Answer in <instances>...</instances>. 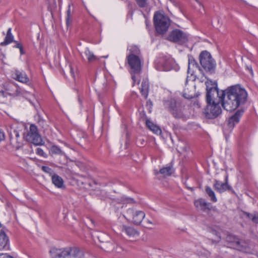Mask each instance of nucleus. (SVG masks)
I'll list each match as a JSON object with an SVG mask.
<instances>
[{
	"label": "nucleus",
	"mask_w": 258,
	"mask_h": 258,
	"mask_svg": "<svg viewBox=\"0 0 258 258\" xmlns=\"http://www.w3.org/2000/svg\"><path fill=\"white\" fill-rule=\"evenodd\" d=\"M1 227V224L0 223V227Z\"/></svg>",
	"instance_id": "8fccbe9b"
},
{
	"label": "nucleus",
	"mask_w": 258,
	"mask_h": 258,
	"mask_svg": "<svg viewBox=\"0 0 258 258\" xmlns=\"http://www.w3.org/2000/svg\"><path fill=\"white\" fill-rule=\"evenodd\" d=\"M198 3L200 5H201V4L200 2H198Z\"/></svg>",
	"instance_id": "09e8293b"
},
{
	"label": "nucleus",
	"mask_w": 258,
	"mask_h": 258,
	"mask_svg": "<svg viewBox=\"0 0 258 258\" xmlns=\"http://www.w3.org/2000/svg\"><path fill=\"white\" fill-rule=\"evenodd\" d=\"M13 135H14L16 137V143H19V142L18 141V138L20 137V135H19V133H18V132L16 130H14L13 131V133L11 132L9 134V137H10L11 143L13 144Z\"/></svg>",
	"instance_id": "7c9ffc66"
},
{
	"label": "nucleus",
	"mask_w": 258,
	"mask_h": 258,
	"mask_svg": "<svg viewBox=\"0 0 258 258\" xmlns=\"http://www.w3.org/2000/svg\"><path fill=\"white\" fill-rule=\"evenodd\" d=\"M51 180L55 186L58 188H62L63 186V180L58 175L54 174L51 177Z\"/></svg>",
	"instance_id": "b1692460"
},
{
	"label": "nucleus",
	"mask_w": 258,
	"mask_h": 258,
	"mask_svg": "<svg viewBox=\"0 0 258 258\" xmlns=\"http://www.w3.org/2000/svg\"><path fill=\"white\" fill-rule=\"evenodd\" d=\"M194 105H197L198 106V107H201V105L199 103V102L197 101L196 102H194Z\"/></svg>",
	"instance_id": "79ce46f5"
},
{
	"label": "nucleus",
	"mask_w": 258,
	"mask_h": 258,
	"mask_svg": "<svg viewBox=\"0 0 258 258\" xmlns=\"http://www.w3.org/2000/svg\"><path fill=\"white\" fill-rule=\"evenodd\" d=\"M85 54L89 62H92L97 61L99 59L94 53L91 51L88 48H87L85 51Z\"/></svg>",
	"instance_id": "a878e982"
},
{
	"label": "nucleus",
	"mask_w": 258,
	"mask_h": 258,
	"mask_svg": "<svg viewBox=\"0 0 258 258\" xmlns=\"http://www.w3.org/2000/svg\"><path fill=\"white\" fill-rule=\"evenodd\" d=\"M244 110L243 109H238L235 113L230 117L228 120V126L229 128H233L235 124H237L240 119Z\"/></svg>",
	"instance_id": "4468645a"
},
{
	"label": "nucleus",
	"mask_w": 258,
	"mask_h": 258,
	"mask_svg": "<svg viewBox=\"0 0 258 258\" xmlns=\"http://www.w3.org/2000/svg\"><path fill=\"white\" fill-rule=\"evenodd\" d=\"M66 25L68 28L72 26L73 21L74 9L71 4H69L66 12Z\"/></svg>",
	"instance_id": "6ab92c4d"
},
{
	"label": "nucleus",
	"mask_w": 258,
	"mask_h": 258,
	"mask_svg": "<svg viewBox=\"0 0 258 258\" xmlns=\"http://www.w3.org/2000/svg\"><path fill=\"white\" fill-rule=\"evenodd\" d=\"M140 90L142 95L146 99L148 96L149 90V83L147 79H144L142 81Z\"/></svg>",
	"instance_id": "aec40b11"
},
{
	"label": "nucleus",
	"mask_w": 258,
	"mask_h": 258,
	"mask_svg": "<svg viewBox=\"0 0 258 258\" xmlns=\"http://www.w3.org/2000/svg\"><path fill=\"white\" fill-rule=\"evenodd\" d=\"M167 39L179 44H183L188 41V36L180 30L175 29L170 33Z\"/></svg>",
	"instance_id": "6e6552de"
},
{
	"label": "nucleus",
	"mask_w": 258,
	"mask_h": 258,
	"mask_svg": "<svg viewBox=\"0 0 258 258\" xmlns=\"http://www.w3.org/2000/svg\"><path fill=\"white\" fill-rule=\"evenodd\" d=\"M146 104H146L147 106H148V105L150 106L149 112H151V106H152V103L151 101L150 100L147 101Z\"/></svg>",
	"instance_id": "58836bf2"
},
{
	"label": "nucleus",
	"mask_w": 258,
	"mask_h": 258,
	"mask_svg": "<svg viewBox=\"0 0 258 258\" xmlns=\"http://www.w3.org/2000/svg\"><path fill=\"white\" fill-rule=\"evenodd\" d=\"M172 168L170 166L163 167L159 171V173L164 176H170L172 174Z\"/></svg>",
	"instance_id": "c85d7f7f"
},
{
	"label": "nucleus",
	"mask_w": 258,
	"mask_h": 258,
	"mask_svg": "<svg viewBox=\"0 0 258 258\" xmlns=\"http://www.w3.org/2000/svg\"><path fill=\"white\" fill-rule=\"evenodd\" d=\"M0 258H14L13 256L8 255L7 253H1Z\"/></svg>",
	"instance_id": "c9c22d12"
},
{
	"label": "nucleus",
	"mask_w": 258,
	"mask_h": 258,
	"mask_svg": "<svg viewBox=\"0 0 258 258\" xmlns=\"http://www.w3.org/2000/svg\"><path fill=\"white\" fill-rule=\"evenodd\" d=\"M122 231L125 232L129 237H136L139 235V232L132 227L123 226Z\"/></svg>",
	"instance_id": "5701e85b"
},
{
	"label": "nucleus",
	"mask_w": 258,
	"mask_h": 258,
	"mask_svg": "<svg viewBox=\"0 0 258 258\" xmlns=\"http://www.w3.org/2000/svg\"><path fill=\"white\" fill-rule=\"evenodd\" d=\"M205 190L207 194L210 198V200L212 202L215 203L217 201V199L215 196V192L210 186H206Z\"/></svg>",
	"instance_id": "bb28decb"
},
{
	"label": "nucleus",
	"mask_w": 258,
	"mask_h": 258,
	"mask_svg": "<svg viewBox=\"0 0 258 258\" xmlns=\"http://www.w3.org/2000/svg\"><path fill=\"white\" fill-rule=\"evenodd\" d=\"M213 186L215 189L219 193H222L227 190H230L232 193L234 191L228 183V175H226L225 179V182H222L218 180H215Z\"/></svg>",
	"instance_id": "9b49d317"
},
{
	"label": "nucleus",
	"mask_w": 258,
	"mask_h": 258,
	"mask_svg": "<svg viewBox=\"0 0 258 258\" xmlns=\"http://www.w3.org/2000/svg\"><path fill=\"white\" fill-rule=\"evenodd\" d=\"M199 61L202 68L207 72L213 73L216 68V62L211 54L207 50L202 51L199 55Z\"/></svg>",
	"instance_id": "39448f33"
},
{
	"label": "nucleus",
	"mask_w": 258,
	"mask_h": 258,
	"mask_svg": "<svg viewBox=\"0 0 258 258\" xmlns=\"http://www.w3.org/2000/svg\"><path fill=\"white\" fill-rule=\"evenodd\" d=\"M113 250H114L113 249H108V250H107L108 251H113Z\"/></svg>",
	"instance_id": "de8ad7c7"
},
{
	"label": "nucleus",
	"mask_w": 258,
	"mask_h": 258,
	"mask_svg": "<svg viewBox=\"0 0 258 258\" xmlns=\"http://www.w3.org/2000/svg\"><path fill=\"white\" fill-rule=\"evenodd\" d=\"M12 76L14 79L23 83H27L29 81V78L24 71L16 70L13 73Z\"/></svg>",
	"instance_id": "f3484780"
},
{
	"label": "nucleus",
	"mask_w": 258,
	"mask_h": 258,
	"mask_svg": "<svg viewBox=\"0 0 258 258\" xmlns=\"http://www.w3.org/2000/svg\"><path fill=\"white\" fill-rule=\"evenodd\" d=\"M183 97L186 99H190L191 98H192V95H188V96H186V93H184L183 95Z\"/></svg>",
	"instance_id": "ea45409f"
},
{
	"label": "nucleus",
	"mask_w": 258,
	"mask_h": 258,
	"mask_svg": "<svg viewBox=\"0 0 258 258\" xmlns=\"http://www.w3.org/2000/svg\"><path fill=\"white\" fill-rule=\"evenodd\" d=\"M226 241L229 244V246L238 250L247 252L249 249L248 244L243 240H240L234 235L229 234L226 238Z\"/></svg>",
	"instance_id": "0eeeda50"
},
{
	"label": "nucleus",
	"mask_w": 258,
	"mask_h": 258,
	"mask_svg": "<svg viewBox=\"0 0 258 258\" xmlns=\"http://www.w3.org/2000/svg\"><path fill=\"white\" fill-rule=\"evenodd\" d=\"M144 115L146 117V124L148 128L156 135H160L162 133L161 128L156 124H154L152 121L146 117L145 113L144 112Z\"/></svg>",
	"instance_id": "a211bd4d"
},
{
	"label": "nucleus",
	"mask_w": 258,
	"mask_h": 258,
	"mask_svg": "<svg viewBox=\"0 0 258 258\" xmlns=\"http://www.w3.org/2000/svg\"><path fill=\"white\" fill-rule=\"evenodd\" d=\"M147 222H148V223H149V224H152V222L151 221H150V220H148V221H147Z\"/></svg>",
	"instance_id": "49530a36"
},
{
	"label": "nucleus",
	"mask_w": 258,
	"mask_h": 258,
	"mask_svg": "<svg viewBox=\"0 0 258 258\" xmlns=\"http://www.w3.org/2000/svg\"><path fill=\"white\" fill-rule=\"evenodd\" d=\"M49 152L51 154L58 155H63L64 154L63 152L60 149V148L55 145H53L50 147Z\"/></svg>",
	"instance_id": "cd10ccee"
},
{
	"label": "nucleus",
	"mask_w": 258,
	"mask_h": 258,
	"mask_svg": "<svg viewBox=\"0 0 258 258\" xmlns=\"http://www.w3.org/2000/svg\"><path fill=\"white\" fill-rule=\"evenodd\" d=\"M245 214L253 222L258 224V213H255L253 214L245 213Z\"/></svg>",
	"instance_id": "c756f323"
},
{
	"label": "nucleus",
	"mask_w": 258,
	"mask_h": 258,
	"mask_svg": "<svg viewBox=\"0 0 258 258\" xmlns=\"http://www.w3.org/2000/svg\"><path fill=\"white\" fill-rule=\"evenodd\" d=\"M50 258H83L84 253L77 247L62 248H51L49 251Z\"/></svg>",
	"instance_id": "7ed1b4c3"
},
{
	"label": "nucleus",
	"mask_w": 258,
	"mask_h": 258,
	"mask_svg": "<svg viewBox=\"0 0 258 258\" xmlns=\"http://www.w3.org/2000/svg\"><path fill=\"white\" fill-rule=\"evenodd\" d=\"M36 153L42 157L46 158L47 155L43 151V150L40 148H37L36 149Z\"/></svg>",
	"instance_id": "473e14b6"
},
{
	"label": "nucleus",
	"mask_w": 258,
	"mask_h": 258,
	"mask_svg": "<svg viewBox=\"0 0 258 258\" xmlns=\"http://www.w3.org/2000/svg\"><path fill=\"white\" fill-rule=\"evenodd\" d=\"M194 204L197 208H199L201 210L204 211L206 209H209L210 204L207 202L204 199L200 198L196 200Z\"/></svg>",
	"instance_id": "4be33fe9"
},
{
	"label": "nucleus",
	"mask_w": 258,
	"mask_h": 258,
	"mask_svg": "<svg viewBox=\"0 0 258 258\" xmlns=\"http://www.w3.org/2000/svg\"><path fill=\"white\" fill-rule=\"evenodd\" d=\"M195 69L201 70L196 60L191 55H189L187 80L189 78V74H190V77H192L193 79L195 78V76H193Z\"/></svg>",
	"instance_id": "2eb2a0df"
},
{
	"label": "nucleus",
	"mask_w": 258,
	"mask_h": 258,
	"mask_svg": "<svg viewBox=\"0 0 258 258\" xmlns=\"http://www.w3.org/2000/svg\"><path fill=\"white\" fill-rule=\"evenodd\" d=\"M136 2L139 7L141 8L145 7L146 6V0H136Z\"/></svg>",
	"instance_id": "72a5a7b5"
},
{
	"label": "nucleus",
	"mask_w": 258,
	"mask_h": 258,
	"mask_svg": "<svg viewBox=\"0 0 258 258\" xmlns=\"http://www.w3.org/2000/svg\"><path fill=\"white\" fill-rule=\"evenodd\" d=\"M138 141H140L141 142V145H143L144 143V140L143 139H140L138 140Z\"/></svg>",
	"instance_id": "37998d69"
},
{
	"label": "nucleus",
	"mask_w": 258,
	"mask_h": 258,
	"mask_svg": "<svg viewBox=\"0 0 258 258\" xmlns=\"http://www.w3.org/2000/svg\"><path fill=\"white\" fill-rule=\"evenodd\" d=\"M10 249L9 237L3 230H0V250Z\"/></svg>",
	"instance_id": "dca6fc26"
},
{
	"label": "nucleus",
	"mask_w": 258,
	"mask_h": 258,
	"mask_svg": "<svg viewBox=\"0 0 258 258\" xmlns=\"http://www.w3.org/2000/svg\"><path fill=\"white\" fill-rule=\"evenodd\" d=\"M5 139V136L4 133L0 131V141L4 140Z\"/></svg>",
	"instance_id": "4c0bfd02"
},
{
	"label": "nucleus",
	"mask_w": 258,
	"mask_h": 258,
	"mask_svg": "<svg viewBox=\"0 0 258 258\" xmlns=\"http://www.w3.org/2000/svg\"><path fill=\"white\" fill-rule=\"evenodd\" d=\"M19 49H20V52L21 55L24 54L25 53V51L23 50V46L21 48H20Z\"/></svg>",
	"instance_id": "a19ab883"
},
{
	"label": "nucleus",
	"mask_w": 258,
	"mask_h": 258,
	"mask_svg": "<svg viewBox=\"0 0 258 258\" xmlns=\"http://www.w3.org/2000/svg\"><path fill=\"white\" fill-rule=\"evenodd\" d=\"M78 100H79V102H80V103L81 104L82 103V100L81 99V98L80 97H78Z\"/></svg>",
	"instance_id": "a18cd8bd"
},
{
	"label": "nucleus",
	"mask_w": 258,
	"mask_h": 258,
	"mask_svg": "<svg viewBox=\"0 0 258 258\" xmlns=\"http://www.w3.org/2000/svg\"><path fill=\"white\" fill-rule=\"evenodd\" d=\"M71 74H72V76L73 77H74V76H75L74 72V71H73V69H72V68H71Z\"/></svg>",
	"instance_id": "c03bdc74"
},
{
	"label": "nucleus",
	"mask_w": 258,
	"mask_h": 258,
	"mask_svg": "<svg viewBox=\"0 0 258 258\" xmlns=\"http://www.w3.org/2000/svg\"><path fill=\"white\" fill-rule=\"evenodd\" d=\"M128 54L126 57V64L128 66V71L132 75L133 85L139 81L137 80L135 75L140 74L142 70L144 60L142 53L139 47L136 45H130L127 47Z\"/></svg>",
	"instance_id": "f03ea898"
},
{
	"label": "nucleus",
	"mask_w": 258,
	"mask_h": 258,
	"mask_svg": "<svg viewBox=\"0 0 258 258\" xmlns=\"http://www.w3.org/2000/svg\"><path fill=\"white\" fill-rule=\"evenodd\" d=\"M128 213L132 216V222L135 225H140L145 217V214L142 211L129 209Z\"/></svg>",
	"instance_id": "ddd939ff"
},
{
	"label": "nucleus",
	"mask_w": 258,
	"mask_h": 258,
	"mask_svg": "<svg viewBox=\"0 0 258 258\" xmlns=\"http://www.w3.org/2000/svg\"><path fill=\"white\" fill-rule=\"evenodd\" d=\"M170 65L169 58L166 56L158 58L155 61V67L159 71H165L169 69Z\"/></svg>",
	"instance_id": "f8f14e48"
},
{
	"label": "nucleus",
	"mask_w": 258,
	"mask_h": 258,
	"mask_svg": "<svg viewBox=\"0 0 258 258\" xmlns=\"http://www.w3.org/2000/svg\"><path fill=\"white\" fill-rule=\"evenodd\" d=\"M26 140L35 145H40L42 144V140L39 134L37 126L34 124H31L29 131L26 136Z\"/></svg>",
	"instance_id": "9d476101"
},
{
	"label": "nucleus",
	"mask_w": 258,
	"mask_h": 258,
	"mask_svg": "<svg viewBox=\"0 0 258 258\" xmlns=\"http://www.w3.org/2000/svg\"><path fill=\"white\" fill-rule=\"evenodd\" d=\"M41 169L43 172L49 174L51 177L52 176V175L55 174L54 173V171L48 166H42L41 167Z\"/></svg>",
	"instance_id": "2f4dec72"
},
{
	"label": "nucleus",
	"mask_w": 258,
	"mask_h": 258,
	"mask_svg": "<svg viewBox=\"0 0 258 258\" xmlns=\"http://www.w3.org/2000/svg\"><path fill=\"white\" fill-rule=\"evenodd\" d=\"M153 21L155 30L160 34H163L167 31L171 22L170 19L160 12H156L154 14Z\"/></svg>",
	"instance_id": "20e7f679"
},
{
	"label": "nucleus",
	"mask_w": 258,
	"mask_h": 258,
	"mask_svg": "<svg viewBox=\"0 0 258 258\" xmlns=\"http://www.w3.org/2000/svg\"><path fill=\"white\" fill-rule=\"evenodd\" d=\"M220 103H207L203 113L205 117L209 119H214L217 117L222 112L220 105Z\"/></svg>",
	"instance_id": "1a4fd4ad"
},
{
	"label": "nucleus",
	"mask_w": 258,
	"mask_h": 258,
	"mask_svg": "<svg viewBox=\"0 0 258 258\" xmlns=\"http://www.w3.org/2000/svg\"><path fill=\"white\" fill-rule=\"evenodd\" d=\"M14 42L16 43V45L15 46V47H16V48H18L20 49V48H21L23 46L22 44L21 43L19 42L18 41H15Z\"/></svg>",
	"instance_id": "e433bc0d"
},
{
	"label": "nucleus",
	"mask_w": 258,
	"mask_h": 258,
	"mask_svg": "<svg viewBox=\"0 0 258 258\" xmlns=\"http://www.w3.org/2000/svg\"><path fill=\"white\" fill-rule=\"evenodd\" d=\"M206 85L207 103H221L224 109L232 111L247 101V93L239 85L231 86L221 91L218 90L217 83L211 80L206 82Z\"/></svg>",
	"instance_id": "f257e3e1"
},
{
	"label": "nucleus",
	"mask_w": 258,
	"mask_h": 258,
	"mask_svg": "<svg viewBox=\"0 0 258 258\" xmlns=\"http://www.w3.org/2000/svg\"><path fill=\"white\" fill-rule=\"evenodd\" d=\"M10 87L13 91L10 90L9 94L16 96H23L25 94L24 90L14 84H11Z\"/></svg>",
	"instance_id": "412c9836"
},
{
	"label": "nucleus",
	"mask_w": 258,
	"mask_h": 258,
	"mask_svg": "<svg viewBox=\"0 0 258 258\" xmlns=\"http://www.w3.org/2000/svg\"><path fill=\"white\" fill-rule=\"evenodd\" d=\"M11 31L12 29L11 28L8 29L5 40L3 42H1V45L5 46L14 41V36L12 34Z\"/></svg>",
	"instance_id": "393cba45"
},
{
	"label": "nucleus",
	"mask_w": 258,
	"mask_h": 258,
	"mask_svg": "<svg viewBox=\"0 0 258 258\" xmlns=\"http://www.w3.org/2000/svg\"><path fill=\"white\" fill-rule=\"evenodd\" d=\"M164 106L175 118H180L183 116V107L174 99L164 101Z\"/></svg>",
	"instance_id": "423d86ee"
},
{
	"label": "nucleus",
	"mask_w": 258,
	"mask_h": 258,
	"mask_svg": "<svg viewBox=\"0 0 258 258\" xmlns=\"http://www.w3.org/2000/svg\"><path fill=\"white\" fill-rule=\"evenodd\" d=\"M133 201L134 200L133 199L129 198H123L122 199V200L121 201V202H122L123 203H132L133 202Z\"/></svg>",
	"instance_id": "f704fd0d"
}]
</instances>
